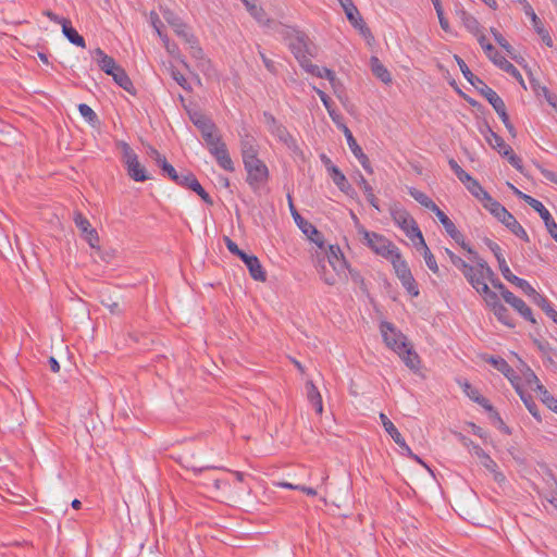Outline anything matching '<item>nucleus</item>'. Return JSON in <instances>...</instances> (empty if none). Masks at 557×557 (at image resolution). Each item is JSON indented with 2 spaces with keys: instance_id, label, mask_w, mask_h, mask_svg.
Segmentation results:
<instances>
[{
  "instance_id": "obj_1",
  "label": "nucleus",
  "mask_w": 557,
  "mask_h": 557,
  "mask_svg": "<svg viewBox=\"0 0 557 557\" xmlns=\"http://www.w3.org/2000/svg\"><path fill=\"white\" fill-rule=\"evenodd\" d=\"M490 250L496 258L503 276L529 296L532 301L557 324V311L554 309L552 302L544 295L537 293L527 280L518 277L517 275H511V271L502 252V248L497 244L490 243Z\"/></svg>"
},
{
  "instance_id": "obj_2",
  "label": "nucleus",
  "mask_w": 557,
  "mask_h": 557,
  "mask_svg": "<svg viewBox=\"0 0 557 557\" xmlns=\"http://www.w3.org/2000/svg\"><path fill=\"white\" fill-rule=\"evenodd\" d=\"M445 253L449 258L450 262L456 268L461 270L467 281L482 296L483 300H487V283L483 274V269L485 267L484 259L480 258L479 256L475 258L473 253H469V260L476 264V267H473L455 255L448 248H445Z\"/></svg>"
},
{
  "instance_id": "obj_3",
  "label": "nucleus",
  "mask_w": 557,
  "mask_h": 557,
  "mask_svg": "<svg viewBox=\"0 0 557 557\" xmlns=\"http://www.w3.org/2000/svg\"><path fill=\"white\" fill-rule=\"evenodd\" d=\"M276 32L287 44L289 50L296 58L300 60L306 55H312L311 44L308 36L296 27L280 24Z\"/></svg>"
},
{
  "instance_id": "obj_4",
  "label": "nucleus",
  "mask_w": 557,
  "mask_h": 557,
  "mask_svg": "<svg viewBox=\"0 0 557 557\" xmlns=\"http://www.w3.org/2000/svg\"><path fill=\"white\" fill-rule=\"evenodd\" d=\"M358 233L363 236L366 244L371 250L387 259L391 263L401 257L399 249L385 236L375 232H369L364 227H360Z\"/></svg>"
},
{
  "instance_id": "obj_5",
  "label": "nucleus",
  "mask_w": 557,
  "mask_h": 557,
  "mask_svg": "<svg viewBox=\"0 0 557 557\" xmlns=\"http://www.w3.org/2000/svg\"><path fill=\"white\" fill-rule=\"evenodd\" d=\"M490 284H492L493 287L499 289L504 300L510 305L524 320L531 322L532 324H536V320L533 317L531 308L521 298L515 296L510 290H508L499 281V278L495 276L491 269Z\"/></svg>"
},
{
  "instance_id": "obj_6",
  "label": "nucleus",
  "mask_w": 557,
  "mask_h": 557,
  "mask_svg": "<svg viewBox=\"0 0 557 557\" xmlns=\"http://www.w3.org/2000/svg\"><path fill=\"white\" fill-rule=\"evenodd\" d=\"M244 169L247 173L246 183L255 193L259 191L270 178L269 168L261 159L244 163Z\"/></svg>"
},
{
  "instance_id": "obj_7",
  "label": "nucleus",
  "mask_w": 557,
  "mask_h": 557,
  "mask_svg": "<svg viewBox=\"0 0 557 557\" xmlns=\"http://www.w3.org/2000/svg\"><path fill=\"white\" fill-rule=\"evenodd\" d=\"M391 215L395 224H397L412 242L418 239L419 244H423V235L417 222L407 210L400 208L392 209Z\"/></svg>"
},
{
  "instance_id": "obj_8",
  "label": "nucleus",
  "mask_w": 557,
  "mask_h": 557,
  "mask_svg": "<svg viewBox=\"0 0 557 557\" xmlns=\"http://www.w3.org/2000/svg\"><path fill=\"white\" fill-rule=\"evenodd\" d=\"M123 159L126 165L127 174L135 182H146L150 180L145 166L139 162L138 156L134 150L124 144L123 147Z\"/></svg>"
},
{
  "instance_id": "obj_9",
  "label": "nucleus",
  "mask_w": 557,
  "mask_h": 557,
  "mask_svg": "<svg viewBox=\"0 0 557 557\" xmlns=\"http://www.w3.org/2000/svg\"><path fill=\"white\" fill-rule=\"evenodd\" d=\"M392 264L403 287L411 297H418L420 294L419 286L408 267V263L400 257Z\"/></svg>"
},
{
  "instance_id": "obj_10",
  "label": "nucleus",
  "mask_w": 557,
  "mask_h": 557,
  "mask_svg": "<svg viewBox=\"0 0 557 557\" xmlns=\"http://www.w3.org/2000/svg\"><path fill=\"white\" fill-rule=\"evenodd\" d=\"M380 331L385 345L395 352L401 350L408 344L407 337L391 322L382 321Z\"/></svg>"
},
{
  "instance_id": "obj_11",
  "label": "nucleus",
  "mask_w": 557,
  "mask_h": 557,
  "mask_svg": "<svg viewBox=\"0 0 557 557\" xmlns=\"http://www.w3.org/2000/svg\"><path fill=\"white\" fill-rule=\"evenodd\" d=\"M490 136L493 137V143L490 139V146L493 147L503 158L520 173H523L522 160L518 157L512 148L505 143V140L490 128Z\"/></svg>"
},
{
  "instance_id": "obj_12",
  "label": "nucleus",
  "mask_w": 557,
  "mask_h": 557,
  "mask_svg": "<svg viewBox=\"0 0 557 557\" xmlns=\"http://www.w3.org/2000/svg\"><path fill=\"white\" fill-rule=\"evenodd\" d=\"M289 207H290L292 215H293L295 222L297 223V225L302 230V232L305 234L308 235L309 239L312 243L317 244L320 248H323V245H324L323 234L299 214V212L295 209L290 199H289Z\"/></svg>"
},
{
  "instance_id": "obj_13",
  "label": "nucleus",
  "mask_w": 557,
  "mask_h": 557,
  "mask_svg": "<svg viewBox=\"0 0 557 557\" xmlns=\"http://www.w3.org/2000/svg\"><path fill=\"white\" fill-rule=\"evenodd\" d=\"M341 128L346 137L347 145H348L351 153L360 162V164L362 165L364 171L368 172L369 174H372L373 169L371 166L370 160H369L368 156L363 152L362 148L358 145L351 131L347 127L346 124H342Z\"/></svg>"
},
{
  "instance_id": "obj_14",
  "label": "nucleus",
  "mask_w": 557,
  "mask_h": 557,
  "mask_svg": "<svg viewBox=\"0 0 557 557\" xmlns=\"http://www.w3.org/2000/svg\"><path fill=\"white\" fill-rule=\"evenodd\" d=\"M440 222L443 224L447 234L461 246L462 249L467 250L468 253H473L475 258H478V252L472 250L471 247L465 242L463 235L457 230L454 222L445 214L443 210H438L435 213Z\"/></svg>"
},
{
  "instance_id": "obj_15",
  "label": "nucleus",
  "mask_w": 557,
  "mask_h": 557,
  "mask_svg": "<svg viewBox=\"0 0 557 557\" xmlns=\"http://www.w3.org/2000/svg\"><path fill=\"white\" fill-rule=\"evenodd\" d=\"M74 223L89 246L91 248H99V235L96 228L91 226L90 222L86 216L83 215V213H74Z\"/></svg>"
},
{
  "instance_id": "obj_16",
  "label": "nucleus",
  "mask_w": 557,
  "mask_h": 557,
  "mask_svg": "<svg viewBox=\"0 0 557 557\" xmlns=\"http://www.w3.org/2000/svg\"><path fill=\"white\" fill-rule=\"evenodd\" d=\"M458 15L467 30L478 38L482 50L487 53V39L478 20L465 10L458 11Z\"/></svg>"
},
{
  "instance_id": "obj_17",
  "label": "nucleus",
  "mask_w": 557,
  "mask_h": 557,
  "mask_svg": "<svg viewBox=\"0 0 557 557\" xmlns=\"http://www.w3.org/2000/svg\"><path fill=\"white\" fill-rule=\"evenodd\" d=\"M490 104L493 107L495 112L500 117L502 122L504 123L505 127L507 128L508 133L511 135V137L517 136V131L512 123L510 122L509 115L507 113L506 104L504 100L497 95L496 91L490 88Z\"/></svg>"
},
{
  "instance_id": "obj_18",
  "label": "nucleus",
  "mask_w": 557,
  "mask_h": 557,
  "mask_svg": "<svg viewBox=\"0 0 557 557\" xmlns=\"http://www.w3.org/2000/svg\"><path fill=\"white\" fill-rule=\"evenodd\" d=\"M490 310L493 311L495 317L503 324L515 327V319L511 317L510 311L497 298V295L490 290Z\"/></svg>"
},
{
  "instance_id": "obj_19",
  "label": "nucleus",
  "mask_w": 557,
  "mask_h": 557,
  "mask_svg": "<svg viewBox=\"0 0 557 557\" xmlns=\"http://www.w3.org/2000/svg\"><path fill=\"white\" fill-rule=\"evenodd\" d=\"M247 267L250 276L258 282H265L267 273L263 270L259 259L255 255H248L243 251L238 257Z\"/></svg>"
},
{
  "instance_id": "obj_20",
  "label": "nucleus",
  "mask_w": 557,
  "mask_h": 557,
  "mask_svg": "<svg viewBox=\"0 0 557 557\" xmlns=\"http://www.w3.org/2000/svg\"><path fill=\"white\" fill-rule=\"evenodd\" d=\"M529 206L540 214L545 223L547 232L557 242V223L555 222L549 211L537 199H531Z\"/></svg>"
},
{
  "instance_id": "obj_21",
  "label": "nucleus",
  "mask_w": 557,
  "mask_h": 557,
  "mask_svg": "<svg viewBox=\"0 0 557 557\" xmlns=\"http://www.w3.org/2000/svg\"><path fill=\"white\" fill-rule=\"evenodd\" d=\"M209 153L215 159L218 165L227 172H234V162L230 156L226 144L223 141L219 146L210 149Z\"/></svg>"
},
{
  "instance_id": "obj_22",
  "label": "nucleus",
  "mask_w": 557,
  "mask_h": 557,
  "mask_svg": "<svg viewBox=\"0 0 557 557\" xmlns=\"http://www.w3.org/2000/svg\"><path fill=\"white\" fill-rule=\"evenodd\" d=\"M329 174L332 177L333 183L341 191L350 198H355L357 196L356 190L352 188L344 173L336 165L329 168Z\"/></svg>"
},
{
  "instance_id": "obj_23",
  "label": "nucleus",
  "mask_w": 557,
  "mask_h": 557,
  "mask_svg": "<svg viewBox=\"0 0 557 557\" xmlns=\"http://www.w3.org/2000/svg\"><path fill=\"white\" fill-rule=\"evenodd\" d=\"M490 366L502 372L511 383L513 388L520 384V376L502 357L490 356Z\"/></svg>"
},
{
  "instance_id": "obj_24",
  "label": "nucleus",
  "mask_w": 557,
  "mask_h": 557,
  "mask_svg": "<svg viewBox=\"0 0 557 557\" xmlns=\"http://www.w3.org/2000/svg\"><path fill=\"white\" fill-rule=\"evenodd\" d=\"M274 137L282 143L294 157L304 158V152L300 149L297 139L288 132V129L283 125L280 131L274 135Z\"/></svg>"
},
{
  "instance_id": "obj_25",
  "label": "nucleus",
  "mask_w": 557,
  "mask_h": 557,
  "mask_svg": "<svg viewBox=\"0 0 557 557\" xmlns=\"http://www.w3.org/2000/svg\"><path fill=\"white\" fill-rule=\"evenodd\" d=\"M91 57L100 70L108 75L113 74V72L120 66L116 64L115 60L108 55L101 48H96L91 52Z\"/></svg>"
},
{
  "instance_id": "obj_26",
  "label": "nucleus",
  "mask_w": 557,
  "mask_h": 557,
  "mask_svg": "<svg viewBox=\"0 0 557 557\" xmlns=\"http://www.w3.org/2000/svg\"><path fill=\"white\" fill-rule=\"evenodd\" d=\"M163 16L165 21L172 26L175 34L184 41L188 39V36H194V34L189 32L187 25L170 10L164 11Z\"/></svg>"
},
{
  "instance_id": "obj_27",
  "label": "nucleus",
  "mask_w": 557,
  "mask_h": 557,
  "mask_svg": "<svg viewBox=\"0 0 557 557\" xmlns=\"http://www.w3.org/2000/svg\"><path fill=\"white\" fill-rule=\"evenodd\" d=\"M404 363L412 371H418L420 368V357L413 350L412 346L407 344L405 348L396 352Z\"/></svg>"
},
{
  "instance_id": "obj_28",
  "label": "nucleus",
  "mask_w": 557,
  "mask_h": 557,
  "mask_svg": "<svg viewBox=\"0 0 557 557\" xmlns=\"http://www.w3.org/2000/svg\"><path fill=\"white\" fill-rule=\"evenodd\" d=\"M313 90L317 92V95L319 96L320 100L322 101L323 106L325 107L330 117L332 119V121L341 127V120H342V115L339 112L336 111V109L334 108V102L332 101V99L323 91L321 90L320 88L318 87H313Z\"/></svg>"
},
{
  "instance_id": "obj_29",
  "label": "nucleus",
  "mask_w": 557,
  "mask_h": 557,
  "mask_svg": "<svg viewBox=\"0 0 557 557\" xmlns=\"http://www.w3.org/2000/svg\"><path fill=\"white\" fill-rule=\"evenodd\" d=\"M454 59L456 60L457 64L459 65L460 67V71L462 72L465 78L473 86L478 87V85H481L482 87H486V85L484 84V82L482 79H480L478 76H475L471 71L470 69L468 67V65L466 64V62L463 61V59H461L459 55L455 54L454 55ZM481 92L487 98V91L484 90V88H481Z\"/></svg>"
},
{
  "instance_id": "obj_30",
  "label": "nucleus",
  "mask_w": 557,
  "mask_h": 557,
  "mask_svg": "<svg viewBox=\"0 0 557 557\" xmlns=\"http://www.w3.org/2000/svg\"><path fill=\"white\" fill-rule=\"evenodd\" d=\"M370 66L373 75L384 84L388 85L392 83V75L389 71L384 66L377 57L370 58Z\"/></svg>"
},
{
  "instance_id": "obj_31",
  "label": "nucleus",
  "mask_w": 557,
  "mask_h": 557,
  "mask_svg": "<svg viewBox=\"0 0 557 557\" xmlns=\"http://www.w3.org/2000/svg\"><path fill=\"white\" fill-rule=\"evenodd\" d=\"M521 367L519 368L521 375L520 382L523 380L524 384L530 387L531 389H534L537 392V385H543L534 371L522 360H519Z\"/></svg>"
},
{
  "instance_id": "obj_32",
  "label": "nucleus",
  "mask_w": 557,
  "mask_h": 557,
  "mask_svg": "<svg viewBox=\"0 0 557 557\" xmlns=\"http://www.w3.org/2000/svg\"><path fill=\"white\" fill-rule=\"evenodd\" d=\"M110 76H112L113 81L121 88H123L124 90H126L131 95H135L136 94V89H135V87H134L129 76L127 75V73L125 72V70L122 66H119L116 69V71L113 72V74H110Z\"/></svg>"
},
{
  "instance_id": "obj_33",
  "label": "nucleus",
  "mask_w": 557,
  "mask_h": 557,
  "mask_svg": "<svg viewBox=\"0 0 557 557\" xmlns=\"http://www.w3.org/2000/svg\"><path fill=\"white\" fill-rule=\"evenodd\" d=\"M306 391H307V398L309 403L313 406L315 409V412L318 414H321L323 411V403H322V396L318 389V387L313 384L312 381H308L306 383Z\"/></svg>"
},
{
  "instance_id": "obj_34",
  "label": "nucleus",
  "mask_w": 557,
  "mask_h": 557,
  "mask_svg": "<svg viewBox=\"0 0 557 557\" xmlns=\"http://www.w3.org/2000/svg\"><path fill=\"white\" fill-rule=\"evenodd\" d=\"M515 389L518 393V395L520 396V398L523 401V404L525 405V407L529 410V412L537 421H541L540 410H539V407L535 404L533 397L523 389L522 384H519L518 386H516Z\"/></svg>"
},
{
  "instance_id": "obj_35",
  "label": "nucleus",
  "mask_w": 557,
  "mask_h": 557,
  "mask_svg": "<svg viewBox=\"0 0 557 557\" xmlns=\"http://www.w3.org/2000/svg\"><path fill=\"white\" fill-rule=\"evenodd\" d=\"M327 261L334 271L339 272L346 267V260L338 246H330L327 252Z\"/></svg>"
},
{
  "instance_id": "obj_36",
  "label": "nucleus",
  "mask_w": 557,
  "mask_h": 557,
  "mask_svg": "<svg viewBox=\"0 0 557 557\" xmlns=\"http://www.w3.org/2000/svg\"><path fill=\"white\" fill-rule=\"evenodd\" d=\"M408 193L417 202H419L424 208L431 210L432 212L437 213V211L440 210L438 206L423 191L414 187H409Z\"/></svg>"
},
{
  "instance_id": "obj_37",
  "label": "nucleus",
  "mask_w": 557,
  "mask_h": 557,
  "mask_svg": "<svg viewBox=\"0 0 557 557\" xmlns=\"http://www.w3.org/2000/svg\"><path fill=\"white\" fill-rule=\"evenodd\" d=\"M466 188L478 198L484 208H487V191L481 186V184L470 176V181L462 183Z\"/></svg>"
},
{
  "instance_id": "obj_38",
  "label": "nucleus",
  "mask_w": 557,
  "mask_h": 557,
  "mask_svg": "<svg viewBox=\"0 0 557 557\" xmlns=\"http://www.w3.org/2000/svg\"><path fill=\"white\" fill-rule=\"evenodd\" d=\"M490 213L493 214L504 225L510 222L513 215L498 201L490 197Z\"/></svg>"
},
{
  "instance_id": "obj_39",
  "label": "nucleus",
  "mask_w": 557,
  "mask_h": 557,
  "mask_svg": "<svg viewBox=\"0 0 557 557\" xmlns=\"http://www.w3.org/2000/svg\"><path fill=\"white\" fill-rule=\"evenodd\" d=\"M62 33L71 44L81 48L86 47L84 37L79 35L78 32L72 26L70 20L62 26Z\"/></svg>"
},
{
  "instance_id": "obj_40",
  "label": "nucleus",
  "mask_w": 557,
  "mask_h": 557,
  "mask_svg": "<svg viewBox=\"0 0 557 557\" xmlns=\"http://www.w3.org/2000/svg\"><path fill=\"white\" fill-rule=\"evenodd\" d=\"M190 119L194 125L200 131L201 136L207 132L216 131V125L212 122L211 119L203 114L195 113Z\"/></svg>"
},
{
  "instance_id": "obj_41",
  "label": "nucleus",
  "mask_w": 557,
  "mask_h": 557,
  "mask_svg": "<svg viewBox=\"0 0 557 557\" xmlns=\"http://www.w3.org/2000/svg\"><path fill=\"white\" fill-rule=\"evenodd\" d=\"M347 20L349 21V23L356 28L359 30V33L364 37V38H372V33L370 30V28L367 26L364 20L362 18V16L360 15L359 11H357V13H350L348 15H346Z\"/></svg>"
},
{
  "instance_id": "obj_42",
  "label": "nucleus",
  "mask_w": 557,
  "mask_h": 557,
  "mask_svg": "<svg viewBox=\"0 0 557 557\" xmlns=\"http://www.w3.org/2000/svg\"><path fill=\"white\" fill-rule=\"evenodd\" d=\"M490 425L498 430L502 434L509 436L511 435V429L502 419L499 413L490 405Z\"/></svg>"
},
{
  "instance_id": "obj_43",
  "label": "nucleus",
  "mask_w": 557,
  "mask_h": 557,
  "mask_svg": "<svg viewBox=\"0 0 557 557\" xmlns=\"http://www.w3.org/2000/svg\"><path fill=\"white\" fill-rule=\"evenodd\" d=\"M381 422L384 426V430L388 433V435L393 438L396 444H404V437L394 423L387 418L386 414L380 413Z\"/></svg>"
},
{
  "instance_id": "obj_44",
  "label": "nucleus",
  "mask_w": 557,
  "mask_h": 557,
  "mask_svg": "<svg viewBox=\"0 0 557 557\" xmlns=\"http://www.w3.org/2000/svg\"><path fill=\"white\" fill-rule=\"evenodd\" d=\"M358 184L359 186L362 188L364 195H366V198L368 200V202L374 208L376 209L377 211H381L380 209V206H379V200L377 198L375 197L374 193H373V188L372 186L368 183V181L363 177L362 174H359V181H358Z\"/></svg>"
},
{
  "instance_id": "obj_45",
  "label": "nucleus",
  "mask_w": 557,
  "mask_h": 557,
  "mask_svg": "<svg viewBox=\"0 0 557 557\" xmlns=\"http://www.w3.org/2000/svg\"><path fill=\"white\" fill-rule=\"evenodd\" d=\"M490 33L493 34L496 42L506 51L507 55L515 60L516 62L520 63V60L516 54L515 48L508 42V40L494 28H490Z\"/></svg>"
},
{
  "instance_id": "obj_46",
  "label": "nucleus",
  "mask_w": 557,
  "mask_h": 557,
  "mask_svg": "<svg viewBox=\"0 0 557 557\" xmlns=\"http://www.w3.org/2000/svg\"><path fill=\"white\" fill-rule=\"evenodd\" d=\"M185 44L188 46L189 53L194 59L199 61H207L205 59L203 50L200 47L199 41L195 35L188 36V39L185 41Z\"/></svg>"
},
{
  "instance_id": "obj_47",
  "label": "nucleus",
  "mask_w": 557,
  "mask_h": 557,
  "mask_svg": "<svg viewBox=\"0 0 557 557\" xmlns=\"http://www.w3.org/2000/svg\"><path fill=\"white\" fill-rule=\"evenodd\" d=\"M414 244L418 249H419V247H421L423 249V257H424L428 268L433 273H435V274L438 273V265H437L436 259H435L434 255L431 252V250L429 249V247L426 246L425 240L423 239V244H419V242L414 243Z\"/></svg>"
},
{
  "instance_id": "obj_48",
  "label": "nucleus",
  "mask_w": 557,
  "mask_h": 557,
  "mask_svg": "<svg viewBox=\"0 0 557 557\" xmlns=\"http://www.w3.org/2000/svg\"><path fill=\"white\" fill-rule=\"evenodd\" d=\"M537 392L540 394L541 400L552 411L557 413V398H555L544 385H537Z\"/></svg>"
},
{
  "instance_id": "obj_49",
  "label": "nucleus",
  "mask_w": 557,
  "mask_h": 557,
  "mask_svg": "<svg viewBox=\"0 0 557 557\" xmlns=\"http://www.w3.org/2000/svg\"><path fill=\"white\" fill-rule=\"evenodd\" d=\"M78 111L81 115L88 122L91 126L99 125L100 121L96 112L86 103L78 104Z\"/></svg>"
},
{
  "instance_id": "obj_50",
  "label": "nucleus",
  "mask_w": 557,
  "mask_h": 557,
  "mask_svg": "<svg viewBox=\"0 0 557 557\" xmlns=\"http://www.w3.org/2000/svg\"><path fill=\"white\" fill-rule=\"evenodd\" d=\"M250 15L262 25H267L270 22V18H268L265 11L261 8L256 5L253 2H251L248 7H246Z\"/></svg>"
},
{
  "instance_id": "obj_51",
  "label": "nucleus",
  "mask_w": 557,
  "mask_h": 557,
  "mask_svg": "<svg viewBox=\"0 0 557 557\" xmlns=\"http://www.w3.org/2000/svg\"><path fill=\"white\" fill-rule=\"evenodd\" d=\"M188 189L195 191L206 203L212 205V198L210 195L203 189V187L198 182L197 177L194 176L191 181H189Z\"/></svg>"
},
{
  "instance_id": "obj_52",
  "label": "nucleus",
  "mask_w": 557,
  "mask_h": 557,
  "mask_svg": "<svg viewBox=\"0 0 557 557\" xmlns=\"http://www.w3.org/2000/svg\"><path fill=\"white\" fill-rule=\"evenodd\" d=\"M263 121L272 136H274L283 126V124L278 122L272 113L268 111L263 112Z\"/></svg>"
},
{
  "instance_id": "obj_53",
  "label": "nucleus",
  "mask_w": 557,
  "mask_h": 557,
  "mask_svg": "<svg viewBox=\"0 0 557 557\" xmlns=\"http://www.w3.org/2000/svg\"><path fill=\"white\" fill-rule=\"evenodd\" d=\"M202 138L205 140L208 151H210V149H213V147H216L221 143H223L222 136L219 134L218 129L212 131V132H207L205 135H202Z\"/></svg>"
},
{
  "instance_id": "obj_54",
  "label": "nucleus",
  "mask_w": 557,
  "mask_h": 557,
  "mask_svg": "<svg viewBox=\"0 0 557 557\" xmlns=\"http://www.w3.org/2000/svg\"><path fill=\"white\" fill-rule=\"evenodd\" d=\"M490 60L503 71H505V69L511 63L507 60L506 57L502 55L498 51H496L491 44H490Z\"/></svg>"
},
{
  "instance_id": "obj_55",
  "label": "nucleus",
  "mask_w": 557,
  "mask_h": 557,
  "mask_svg": "<svg viewBox=\"0 0 557 557\" xmlns=\"http://www.w3.org/2000/svg\"><path fill=\"white\" fill-rule=\"evenodd\" d=\"M462 386H463V391L469 396V398L479 403L485 409H487V399L484 398L483 396H480L479 392L473 386H471L468 382H465Z\"/></svg>"
},
{
  "instance_id": "obj_56",
  "label": "nucleus",
  "mask_w": 557,
  "mask_h": 557,
  "mask_svg": "<svg viewBox=\"0 0 557 557\" xmlns=\"http://www.w3.org/2000/svg\"><path fill=\"white\" fill-rule=\"evenodd\" d=\"M100 302L112 314H121L123 312V310L120 307L119 301L113 300L111 296L103 295Z\"/></svg>"
},
{
  "instance_id": "obj_57",
  "label": "nucleus",
  "mask_w": 557,
  "mask_h": 557,
  "mask_svg": "<svg viewBox=\"0 0 557 557\" xmlns=\"http://www.w3.org/2000/svg\"><path fill=\"white\" fill-rule=\"evenodd\" d=\"M460 440L462 442V444L469 448V451L472 454V455H475L478 456L479 458H483V459H486V455L483 450L482 447H480L479 445H475L471 440H469L468 437L466 436H460Z\"/></svg>"
},
{
  "instance_id": "obj_58",
  "label": "nucleus",
  "mask_w": 557,
  "mask_h": 557,
  "mask_svg": "<svg viewBox=\"0 0 557 557\" xmlns=\"http://www.w3.org/2000/svg\"><path fill=\"white\" fill-rule=\"evenodd\" d=\"M448 164L461 183H465L466 181H470L471 175H469L466 171H463L462 168L457 163V161L455 159H449Z\"/></svg>"
},
{
  "instance_id": "obj_59",
  "label": "nucleus",
  "mask_w": 557,
  "mask_h": 557,
  "mask_svg": "<svg viewBox=\"0 0 557 557\" xmlns=\"http://www.w3.org/2000/svg\"><path fill=\"white\" fill-rule=\"evenodd\" d=\"M300 66L313 76L320 75V66L313 64L309 59V55L298 60Z\"/></svg>"
},
{
  "instance_id": "obj_60",
  "label": "nucleus",
  "mask_w": 557,
  "mask_h": 557,
  "mask_svg": "<svg viewBox=\"0 0 557 557\" xmlns=\"http://www.w3.org/2000/svg\"><path fill=\"white\" fill-rule=\"evenodd\" d=\"M243 164L259 159V145L240 150Z\"/></svg>"
},
{
  "instance_id": "obj_61",
  "label": "nucleus",
  "mask_w": 557,
  "mask_h": 557,
  "mask_svg": "<svg viewBox=\"0 0 557 557\" xmlns=\"http://www.w3.org/2000/svg\"><path fill=\"white\" fill-rule=\"evenodd\" d=\"M496 467L497 465L492 459H490V472L493 474L494 481L499 484L502 490H504L506 484V476L503 472L496 470Z\"/></svg>"
},
{
  "instance_id": "obj_62",
  "label": "nucleus",
  "mask_w": 557,
  "mask_h": 557,
  "mask_svg": "<svg viewBox=\"0 0 557 557\" xmlns=\"http://www.w3.org/2000/svg\"><path fill=\"white\" fill-rule=\"evenodd\" d=\"M194 176L195 174L193 172L184 170L177 174V181L173 182L181 187L188 188L190 184L189 181H191Z\"/></svg>"
},
{
  "instance_id": "obj_63",
  "label": "nucleus",
  "mask_w": 557,
  "mask_h": 557,
  "mask_svg": "<svg viewBox=\"0 0 557 557\" xmlns=\"http://www.w3.org/2000/svg\"><path fill=\"white\" fill-rule=\"evenodd\" d=\"M171 76L183 89L187 91L191 90V86L188 84L187 79L180 71L172 70Z\"/></svg>"
},
{
  "instance_id": "obj_64",
  "label": "nucleus",
  "mask_w": 557,
  "mask_h": 557,
  "mask_svg": "<svg viewBox=\"0 0 557 557\" xmlns=\"http://www.w3.org/2000/svg\"><path fill=\"white\" fill-rule=\"evenodd\" d=\"M535 32L540 35L542 41L547 46V47H553V39L549 35V33L544 28L543 24L541 23V25H537V26H533Z\"/></svg>"
}]
</instances>
